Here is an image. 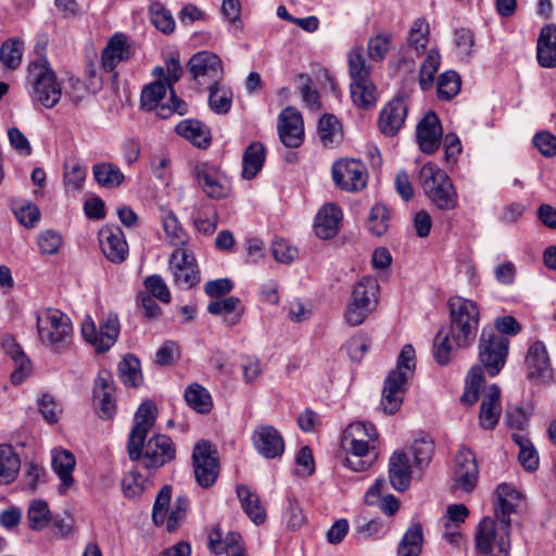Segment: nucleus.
<instances>
[{"mask_svg": "<svg viewBox=\"0 0 556 556\" xmlns=\"http://www.w3.org/2000/svg\"><path fill=\"white\" fill-rule=\"evenodd\" d=\"M184 74L179 60L169 58L164 65L152 70L154 81L147 85L141 92V108L147 111H156L157 116L167 118L170 114L185 115L188 112L187 103L178 98L173 89Z\"/></svg>", "mask_w": 556, "mask_h": 556, "instance_id": "nucleus-1", "label": "nucleus"}, {"mask_svg": "<svg viewBox=\"0 0 556 556\" xmlns=\"http://www.w3.org/2000/svg\"><path fill=\"white\" fill-rule=\"evenodd\" d=\"M378 433L370 422L354 421L343 431L341 447L344 452L343 465L355 472H362L378 459Z\"/></svg>", "mask_w": 556, "mask_h": 556, "instance_id": "nucleus-2", "label": "nucleus"}, {"mask_svg": "<svg viewBox=\"0 0 556 556\" xmlns=\"http://www.w3.org/2000/svg\"><path fill=\"white\" fill-rule=\"evenodd\" d=\"M36 328L39 341L51 352L67 351L73 340L71 318L58 308H43L36 313Z\"/></svg>", "mask_w": 556, "mask_h": 556, "instance_id": "nucleus-3", "label": "nucleus"}, {"mask_svg": "<svg viewBox=\"0 0 556 556\" xmlns=\"http://www.w3.org/2000/svg\"><path fill=\"white\" fill-rule=\"evenodd\" d=\"M415 368V349L410 344H405L399 355L396 368L388 375L384 381L380 406L386 414L392 415L400 409L405 386L413 377Z\"/></svg>", "mask_w": 556, "mask_h": 556, "instance_id": "nucleus-4", "label": "nucleus"}, {"mask_svg": "<svg viewBox=\"0 0 556 556\" xmlns=\"http://www.w3.org/2000/svg\"><path fill=\"white\" fill-rule=\"evenodd\" d=\"M511 525L507 521L483 517L476 528L475 548L481 556H509Z\"/></svg>", "mask_w": 556, "mask_h": 556, "instance_id": "nucleus-5", "label": "nucleus"}, {"mask_svg": "<svg viewBox=\"0 0 556 556\" xmlns=\"http://www.w3.org/2000/svg\"><path fill=\"white\" fill-rule=\"evenodd\" d=\"M419 185L426 197L439 210H453L457 205V193L448 175L432 162L419 170Z\"/></svg>", "mask_w": 556, "mask_h": 556, "instance_id": "nucleus-6", "label": "nucleus"}, {"mask_svg": "<svg viewBox=\"0 0 556 556\" xmlns=\"http://www.w3.org/2000/svg\"><path fill=\"white\" fill-rule=\"evenodd\" d=\"M448 306L452 339L456 346L470 345L479 326L480 311L477 303L463 296H452Z\"/></svg>", "mask_w": 556, "mask_h": 556, "instance_id": "nucleus-7", "label": "nucleus"}, {"mask_svg": "<svg viewBox=\"0 0 556 556\" xmlns=\"http://www.w3.org/2000/svg\"><path fill=\"white\" fill-rule=\"evenodd\" d=\"M379 283L375 277L366 276L358 280L351 294V301L344 312V320L351 327L362 325L376 309Z\"/></svg>", "mask_w": 556, "mask_h": 556, "instance_id": "nucleus-8", "label": "nucleus"}, {"mask_svg": "<svg viewBox=\"0 0 556 556\" xmlns=\"http://www.w3.org/2000/svg\"><path fill=\"white\" fill-rule=\"evenodd\" d=\"M172 488L165 485L159 492L152 511V519L156 526L165 525L168 532H175L184 522L189 501L187 496L180 495L170 506Z\"/></svg>", "mask_w": 556, "mask_h": 556, "instance_id": "nucleus-9", "label": "nucleus"}, {"mask_svg": "<svg viewBox=\"0 0 556 556\" xmlns=\"http://www.w3.org/2000/svg\"><path fill=\"white\" fill-rule=\"evenodd\" d=\"M509 340L492 328H483L479 342V359L491 377L496 376L506 363Z\"/></svg>", "mask_w": 556, "mask_h": 556, "instance_id": "nucleus-10", "label": "nucleus"}, {"mask_svg": "<svg viewBox=\"0 0 556 556\" xmlns=\"http://www.w3.org/2000/svg\"><path fill=\"white\" fill-rule=\"evenodd\" d=\"M157 409L153 402L146 401L135 414V425L129 433L127 451L131 460H139L142 454L143 442L148 432L153 428Z\"/></svg>", "mask_w": 556, "mask_h": 556, "instance_id": "nucleus-11", "label": "nucleus"}, {"mask_svg": "<svg viewBox=\"0 0 556 556\" xmlns=\"http://www.w3.org/2000/svg\"><path fill=\"white\" fill-rule=\"evenodd\" d=\"M118 333L119 321L116 314H109L99 329L89 316L81 323V336L98 352L108 351L115 343Z\"/></svg>", "mask_w": 556, "mask_h": 556, "instance_id": "nucleus-12", "label": "nucleus"}, {"mask_svg": "<svg viewBox=\"0 0 556 556\" xmlns=\"http://www.w3.org/2000/svg\"><path fill=\"white\" fill-rule=\"evenodd\" d=\"M193 471L197 483L202 488L213 485L218 477L217 452L208 441H200L192 453Z\"/></svg>", "mask_w": 556, "mask_h": 556, "instance_id": "nucleus-13", "label": "nucleus"}, {"mask_svg": "<svg viewBox=\"0 0 556 556\" xmlns=\"http://www.w3.org/2000/svg\"><path fill=\"white\" fill-rule=\"evenodd\" d=\"M168 269L174 283L181 289H190L200 282L197 261L187 248L175 249L169 256Z\"/></svg>", "mask_w": 556, "mask_h": 556, "instance_id": "nucleus-14", "label": "nucleus"}, {"mask_svg": "<svg viewBox=\"0 0 556 556\" xmlns=\"http://www.w3.org/2000/svg\"><path fill=\"white\" fill-rule=\"evenodd\" d=\"M194 178L201 190L211 199L222 200L229 195L231 187L227 176L208 163L195 165Z\"/></svg>", "mask_w": 556, "mask_h": 556, "instance_id": "nucleus-15", "label": "nucleus"}, {"mask_svg": "<svg viewBox=\"0 0 556 556\" xmlns=\"http://www.w3.org/2000/svg\"><path fill=\"white\" fill-rule=\"evenodd\" d=\"M522 503L523 495L518 489L506 482L500 483L492 494V517L511 525V516L519 511Z\"/></svg>", "mask_w": 556, "mask_h": 556, "instance_id": "nucleus-16", "label": "nucleus"}, {"mask_svg": "<svg viewBox=\"0 0 556 556\" xmlns=\"http://www.w3.org/2000/svg\"><path fill=\"white\" fill-rule=\"evenodd\" d=\"M527 376L530 380L548 384L554 379V372L545 344L541 341L533 342L526 355Z\"/></svg>", "mask_w": 556, "mask_h": 556, "instance_id": "nucleus-17", "label": "nucleus"}, {"mask_svg": "<svg viewBox=\"0 0 556 556\" xmlns=\"http://www.w3.org/2000/svg\"><path fill=\"white\" fill-rule=\"evenodd\" d=\"M332 178L337 187L357 191L366 186V168L359 161L340 160L332 165Z\"/></svg>", "mask_w": 556, "mask_h": 556, "instance_id": "nucleus-18", "label": "nucleus"}, {"mask_svg": "<svg viewBox=\"0 0 556 556\" xmlns=\"http://www.w3.org/2000/svg\"><path fill=\"white\" fill-rule=\"evenodd\" d=\"M189 71L199 84L218 83L223 77V63L219 56L201 51L189 60Z\"/></svg>", "mask_w": 556, "mask_h": 556, "instance_id": "nucleus-19", "label": "nucleus"}, {"mask_svg": "<svg viewBox=\"0 0 556 556\" xmlns=\"http://www.w3.org/2000/svg\"><path fill=\"white\" fill-rule=\"evenodd\" d=\"M251 439L255 451L267 459L281 457L285 452V440L281 433L270 425L255 427Z\"/></svg>", "mask_w": 556, "mask_h": 556, "instance_id": "nucleus-20", "label": "nucleus"}, {"mask_svg": "<svg viewBox=\"0 0 556 556\" xmlns=\"http://www.w3.org/2000/svg\"><path fill=\"white\" fill-rule=\"evenodd\" d=\"M175 457V447L165 434H156L143 442L142 459L147 468H159L170 462Z\"/></svg>", "mask_w": 556, "mask_h": 556, "instance_id": "nucleus-21", "label": "nucleus"}, {"mask_svg": "<svg viewBox=\"0 0 556 556\" xmlns=\"http://www.w3.org/2000/svg\"><path fill=\"white\" fill-rule=\"evenodd\" d=\"M478 464L475 454L462 447L455 456L454 486L465 492H471L478 480Z\"/></svg>", "mask_w": 556, "mask_h": 556, "instance_id": "nucleus-22", "label": "nucleus"}, {"mask_svg": "<svg viewBox=\"0 0 556 556\" xmlns=\"http://www.w3.org/2000/svg\"><path fill=\"white\" fill-rule=\"evenodd\" d=\"M278 134L281 142L288 148H298L304 139L303 119L299 111L287 108L279 114Z\"/></svg>", "mask_w": 556, "mask_h": 556, "instance_id": "nucleus-23", "label": "nucleus"}, {"mask_svg": "<svg viewBox=\"0 0 556 556\" xmlns=\"http://www.w3.org/2000/svg\"><path fill=\"white\" fill-rule=\"evenodd\" d=\"M61 96L62 88L54 72L50 68H42L34 81V99L42 106L51 109L59 103Z\"/></svg>", "mask_w": 556, "mask_h": 556, "instance_id": "nucleus-24", "label": "nucleus"}, {"mask_svg": "<svg viewBox=\"0 0 556 556\" xmlns=\"http://www.w3.org/2000/svg\"><path fill=\"white\" fill-rule=\"evenodd\" d=\"M442 126L434 112H428L417 124V143L426 154H432L439 149L442 142Z\"/></svg>", "mask_w": 556, "mask_h": 556, "instance_id": "nucleus-25", "label": "nucleus"}, {"mask_svg": "<svg viewBox=\"0 0 556 556\" xmlns=\"http://www.w3.org/2000/svg\"><path fill=\"white\" fill-rule=\"evenodd\" d=\"M99 241L103 254L110 262L119 264L128 256V244L121 228L102 227L99 231Z\"/></svg>", "mask_w": 556, "mask_h": 556, "instance_id": "nucleus-26", "label": "nucleus"}, {"mask_svg": "<svg viewBox=\"0 0 556 556\" xmlns=\"http://www.w3.org/2000/svg\"><path fill=\"white\" fill-rule=\"evenodd\" d=\"M115 388L112 375L109 371H101L96 379L93 389L94 406L102 419H110L115 413Z\"/></svg>", "mask_w": 556, "mask_h": 556, "instance_id": "nucleus-27", "label": "nucleus"}, {"mask_svg": "<svg viewBox=\"0 0 556 556\" xmlns=\"http://www.w3.org/2000/svg\"><path fill=\"white\" fill-rule=\"evenodd\" d=\"M51 466L60 479L59 492L65 494L75 484L73 471L76 467V457L66 448L54 447L51 451Z\"/></svg>", "mask_w": 556, "mask_h": 556, "instance_id": "nucleus-28", "label": "nucleus"}, {"mask_svg": "<svg viewBox=\"0 0 556 556\" xmlns=\"http://www.w3.org/2000/svg\"><path fill=\"white\" fill-rule=\"evenodd\" d=\"M407 115V105L403 98H393L389 101L380 112L379 115V129L389 137L397 134L403 127Z\"/></svg>", "mask_w": 556, "mask_h": 556, "instance_id": "nucleus-29", "label": "nucleus"}, {"mask_svg": "<svg viewBox=\"0 0 556 556\" xmlns=\"http://www.w3.org/2000/svg\"><path fill=\"white\" fill-rule=\"evenodd\" d=\"M131 56V46L128 38L121 33L114 34L102 50L101 66L110 73L116 66Z\"/></svg>", "mask_w": 556, "mask_h": 556, "instance_id": "nucleus-30", "label": "nucleus"}, {"mask_svg": "<svg viewBox=\"0 0 556 556\" xmlns=\"http://www.w3.org/2000/svg\"><path fill=\"white\" fill-rule=\"evenodd\" d=\"M0 344L3 352L10 356L15 365V369L11 374L12 383H22L30 372V361L25 355L22 346L11 334L4 333L0 336Z\"/></svg>", "mask_w": 556, "mask_h": 556, "instance_id": "nucleus-31", "label": "nucleus"}, {"mask_svg": "<svg viewBox=\"0 0 556 556\" xmlns=\"http://www.w3.org/2000/svg\"><path fill=\"white\" fill-rule=\"evenodd\" d=\"M500 396L501 391L496 384H491L484 390L479 414L481 428L491 430L497 425L502 413Z\"/></svg>", "mask_w": 556, "mask_h": 556, "instance_id": "nucleus-32", "label": "nucleus"}, {"mask_svg": "<svg viewBox=\"0 0 556 556\" xmlns=\"http://www.w3.org/2000/svg\"><path fill=\"white\" fill-rule=\"evenodd\" d=\"M342 219L341 210L333 204L324 205L316 214L314 229L320 239H329L334 237Z\"/></svg>", "mask_w": 556, "mask_h": 556, "instance_id": "nucleus-33", "label": "nucleus"}, {"mask_svg": "<svg viewBox=\"0 0 556 556\" xmlns=\"http://www.w3.org/2000/svg\"><path fill=\"white\" fill-rule=\"evenodd\" d=\"M389 479L392 486L403 492L408 489L412 480L409 458L403 451H395L389 459Z\"/></svg>", "mask_w": 556, "mask_h": 556, "instance_id": "nucleus-34", "label": "nucleus"}, {"mask_svg": "<svg viewBox=\"0 0 556 556\" xmlns=\"http://www.w3.org/2000/svg\"><path fill=\"white\" fill-rule=\"evenodd\" d=\"M208 548L216 555L226 553L227 556L247 552L238 532H229L223 540V533L218 526H215L208 534Z\"/></svg>", "mask_w": 556, "mask_h": 556, "instance_id": "nucleus-35", "label": "nucleus"}, {"mask_svg": "<svg viewBox=\"0 0 556 556\" xmlns=\"http://www.w3.org/2000/svg\"><path fill=\"white\" fill-rule=\"evenodd\" d=\"M536 58L541 66L556 67V25L551 24L541 29L538 38Z\"/></svg>", "mask_w": 556, "mask_h": 556, "instance_id": "nucleus-36", "label": "nucleus"}, {"mask_svg": "<svg viewBox=\"0 0 556 556\" xmlns=\"http://www.w3.org/2000/svg\"><path fill=\"white\" fill-rule=\"evenodd\" d=\"M175 130L198 148L205 149L211 143L208 127L197 119H184L176 125Z\"/></svg>", "mask_w": 556, "mask_h": 556, "instance_id": "nucleus-37", "label": "nucleus"}, {"mask_svg": "<svg viewBox=\"0 0 556 556\" xmlns=\"http://www.w3.org/2000/svg\"><path fill=\"white\" fill-rule=\"evenodd\" d=\"M207 312L223 316L229 325H236L244 313V306L238 298L229 296L211 302L207 305Z\"/></svg>", "mask_w": 556, "mask_h": 556, "instance_id": "nucleus-38", "label": "nucleus"}, {"mask_svg": "<svg viewBox=\"0 0 556 556\" xmlns=\"http://www.w3.org/2000/svg\"><path fill=\"white\" fill-rule=\"evenodd\" d=\"M237 495L240 500L241 507L248 517L255 525H262L266 520V510L261 504V500L256 493H253L248 486L239 485Z\"/></svg>", "mask_w": 556, "mask_h": 556, "instance_id": "nucleus-39", "label": "nucleus"}, {"mask_svg": "<svg viewBox=\"0 0 556 556\" xmlns=\"http://www.w3.org/2000/svg\"><path fill=\"white\" fill-rule=\"evenodd\" d=\"M20 468V457L12 446L0 445V484H9L14 481Z\"/></svg>", "mask_w": 556, "mask_h": 556, "instance_id": "nucleus-40", "label": "nucleus"}, {"mask_svg": "<svg viewBox=\"0 0 556 556\" xmlns=\"http://www.w3.org/2000/svg\"><path fill=\"white\" fill-rule=\"evenodd\" d=\"M265 160V148L260 142H252L244 151L242 176L244 179L254 178L262 169Z\"/></svg>", "mask_w": 556, "mask_h": 556, "instance_id": "nucleus-41", "label": "nucleus"}, {"mask_svg": "<svg viewBox=\"0 0 556 556\" xmlns=\"http://www.w3.org/2000/svg\"><path fill=\"white\" fill-rule=\"evenodd\" d=\"M350 91L353 103L358 108L368 109L377 101L376 88L370 78L353 80Z\"/></svg>", "mask_w": 556, "mask_h": 556, "instance_id": "nucleus-42", "label": "nucleus"}, {"mask_svg": "<svg viewBox=\"0 0 556 556\" xmlns=\"http://www.w3.org/2000/svg\"><path fill=\"white\" fill-rule=\"evenodd\" d=\"M424 545V532L419 522H413L404 533L399 547L397 555L419 556Z\"/></svg>", "mask_w": 556, "mask_h": 556, "instance_id": "nucleus-43", "label": "nucleus"}, {"mask_svg": "<svg viewBox=\"0 0 556 556\" xmlns=\"http://www.w3.org/2000/svg\"><path fill=\"white\" fill-rule=\"evenodd\" d=\"M187 404L198 413L206 414L213 407L210 392L199 383L190 384L185 391Z\"/></svg>", "mask_w": 556, "mask_h": 556, "instance_id": "nucleus-44", "label": "nucleus"}, {"mask_svg": "<svg viewBox=\"0 0 556 556\" xmlns=\"http://www.w3.org/2000/svg\"><path fill=\"white\" fill-rule=\"evenodd\" d=\"M52 520L49 505L43 500H34L27 509L28 526L34 531H40L48 527Z\"/></svg>", "mask_w": 556, "mask_h": 556, "instance_id": "nucleus-45", "label": "nucleus"}, {"mask_svg": "<svg viewBox=\"0 0 556 556\" xmlns=\"http://www.w3.org/2000/svg\"><path fill=\"white\" fill-rule=\"evenodd\" d=\"M163 228L168 242L173 247H176V249L187 248L189 240L188 235L182 229L177 216L172 211L164 213Z\"/></svg>", "mask_w": 556, "mask_h": 556, "instance_id": "nucleus-46", "label": "nucleus"}, {"mask_svg": "<svg viewBox=\"0 0 556 556\" xmlns=\"http://www.w3.org/2000/svg\"><path fill=\"white\" fill-rule=\"evenodd\" d=\"M118 375L126 387H139L143 380L139 359L132 355L125 356L118 364Z\"/></svg>", "mask_w": 556, "mask_h": 556, "instance_id": "nucleus-47", "label": "nucleus"}, {"mask_svg": "<svg viewBox=\"0 0 556 556\" xmlns=\"http://www.w3.org/2000/svg\"><path fill=\"white\" fill-rule=\"evenodd\" d=\"M208 104L212 111L217 114L227 113L232 104V91L229 87L222 85L219 81L211 84Z\"/></svg>", "mask_w": 556, "mask_h": 556, "instance_id": "nucleus-48", "label": "nucleus"}, {"mask_svg": "<svg viewBox=\"0 0 556 556\" xmlns=\"http://www.w3.org/2000/svg\"><path fill=\"white\" fill-rule=\"evenodd\" d=\"M390 219L389 208L381 203H377L370 208L368 214L367 229L372 236L380 237L388 231Z\"/></svg>", "mask_w": 556, "mask_h": 556, "instance_id": "nucleus-49", "label": "nucleus"}, {"mask_svg": "<svg viewBox=\"0 0 556 556\" xmlns=\"http://www.w3.org/2000/svg\"><path fill=\"white\" fill-rule=\"evenodd\" d=\"M463 348L464 346H456L451 336V328L448 331L441 329L434 339L433 355L439 364L446 365L451 361L453 353L457 349Z\"/></svg>", "mask_w": 556, "mask_h": 556, "instance_id": "nucleus-50", "label": "nucleus"}, {"mask_svg": "<svg viewBox=\"0 0 556 556\" xmlns=\"http://www.w3.org/2000/svg\"><path fill=\"white\" fill-rule=\"evenodd\" d=\"M93 176L99 185L105 188L118 187L124 181L121 169L111 163H101L93 166Z\"/></svg>", "mask_w": 556, "mask_h": 556, "instance_id": "nucleus-51", "label": "nucleus"}, {"mask_svg": "<svg viewBox=\"0 0 556 556\" xmlns=\"http://www.w3.org/2000/svg\"><path fill=\"white\" fill-rule=\"evenodd\" d=\"M86 179V167L77 160H67L64 164V185L67 191H78Z\"/></svg>", "mask_w": 556, "mask_h": 556, "instance_id": "nucleus-52", "label": "nucleus"}, {"mask_svg": "<svg viewBox=\"0 0 556 556\" xmlns=\"http://www.w3.org/2000/svg\"><path fill=\"white\" fill-rule=\"evenodd\" d=\"M484 381L482 368L473 366L466 378L465 391L462 395V403L468 406L473 405L479 399V391Z\"/></svg>", "mask_w": 556, "mask_h": 556, "instance_id": "nucleus-53", "label": "nucleus"}, {"mask_svg": "<svg viewBox=\"0 0 556 556\" xmlns=\"http://www.w3.org/2000/svg\"><path fill=\"white\" fill-rule=\"evenodd\" d=\"M441 55L438 50L431 49L424 60L419 71V85L422 90L432 87L434 75L439 70Z\"/></svg>", "mask_w": 556, "mask_h": 556, "instance_id": "nucleus-54", "label": "nucleus"}, {"mask_svg": "<svg viewBox=\"0 0 556 556\" xmlns=\"http://www.w3.org/2000/svg\"><path fill=\"white\" fill-rule=\"evenodd\" d=\"M513 440L519 446L518 459L528 471H534L539 466V455L533 445L522 434H513Z\"/></svg>", "mask_w": 556, "mask_h": 556, "instance_id": "nucleus-55", "label": "nucleus"}, {"mask_svg": "<svg viewBox=\"0 0 556 556\" xmlns=\"http://www.w3.org/2000/svg\"><path fill=\"white\" fill-rule=\"evenodd\" d=\"M349 73L353 80L368 79L370 68L366 64L362 47L353 48L348 55Z\"/></svg>", "mask_w": 556, "mask_h": 556, "instance_id": "nucleus-56", "label": "nucleus"}, {"mask_svg": "<svg viewBox=\"0 0 556 556\" xmlns=\"http://www.w3.org/2000/svg\"><path fill=\"white\" fill-rule=\"evenodd\" d=\"M429 34L430 26L428 22L422 17L417 18L409 29L408 42L418 53H424L428 45Z\"/></svg>", "mask_w": 556, "mask_h": 556, "instance_id": "nucleus-57", "label": "nucleus"}, {"mask_svg": "<svg viewBox=\"0 0 556 556\" xmlns=\"http://www.w3.org/2000/svg\"><path fill=\"white\" fill-rule=\"evenodd\" d=\"M460 89V77L454 71H446L438 79V97L442 100H451Z\"/></svg>", "mask_w": 556, "mask_h": 556, "instance_id": "nucleus-58", "label": "nucleus"}, {"mask_svg": "<svg viewBox=\"0 0 556 556\" xmlns=\"http://www.w3.org/2000/svg\"><path fill=\"white\" fill-rule=\"evenodd\" d=\"M22 47V41L17 39H9L2 43L0 60L7 68L14 70L21 64L23 55Z\"/></svg>", "mask_w": 556, "mask_h": 556, "instance_id": "nucleus-59", "label": "nucleus"}, {"mask_svg": "<svg viewBox=\"0 0 556 556\" xmlns=\"http://www.w3.org/2000/svg\"><path fill=\"white\" fill-rule=\"evenodd\" d=\"M152 24L162 33L170 34L175 30V21L170 12L161 3H153L150 7Z\"/></svg>", "mask_w": 556, "mask_h": 556, "instance_id": "nucleus-60", "label": "nucleus"}, {"mask_svg": "<svg viewBox=\"0 0 556 556\" xmlns=\"http://www.w3.org/2000/svg\"><path fill=\"white\" fill-rule=\"evenodd\" d=\"M392 45V35L390 33H379L369 38L367 49L368 55L372 61H382L390 51Z\"/></svg>", "mask_w": 556, "mask_h": 556, "instance_id": "nucleus-61", "label": "nucleus"}, {"mask_svg": "<svg viewBox=\"0 0 556 556\" xmlns=\"http://www.w3.org/2000/svg\"><path fill=\"white\" fill-rule=\"evenodd\" d=\"M410 448L416 466L424 468L429 465L433 454V442L429 437L416 439Z\"/></svg>", "mask_w": 556, "mask_h": 556, "instance_id": "nucleus-62", "label": "nucleus"}, {"mask_svg": "<svg viewBox=\"0 0 556 556\" xmlns=\"http://www.w3.org/2000/svg\"><path fill=\"white\" fill-rule=\"evenodd\" d=\"M13 210L18 222L27 228L35 227L41 216L39 207L30 202L14 203Z\"/></svg>", "mask_w": 556, "mask_h": 556, "instance_id": "nucleus-63", "label": "nucleus"}, {"mask_svg": "<svg viewBox=\"0 0 556 556\" xmlns=\"http://www.w3.org/2000/svg\"><path fill=\"white\" fill-rule=\"evenodd\" d=\"M37 244L42 254L53 255L60 251L63 239L58 231L47 229L38 235Z\"/></svg>", "mask_w": 556, "mask_h": 556, "instance_id": "nucleus-64", "label": "nucleus"}]
</instances>
